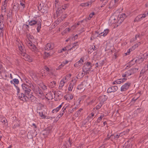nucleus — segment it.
<instances>
[{
  "label": "nucleus",
  "instance_id": "1",
  "mask_svg": "<svg viewBox=\"0 0 148 148\" xmlns=\"http://www.w3.org/2000/svg\"><path fill=\"white\" fill-rule=\"evenodd\" d=\"M90 84L88 83L87 80H84L78 85L77 89L81 92L83 91L86 88L88 87Z\"/></svg>",
  "mask_w": 148,
  "mask_h": 148
},
{
  "label": "nucleus",
  "instance_id": "2",
  "mask_svg": "<svg viewBox=\"0 0 148 148\" xmlns=\"http://www.w3.org/2000/svg\"><path fill=\"white\" fill-rule=\"evenodd\" d=\"M92 65H84L83 67V70L84 73L89 74L93 71Z\"/></svg>",
  "mask_w": 148,
  "mask_h": 148
},
{
  "label": "nucleus",
  "instance_id": "3",
  "mask_svg": "<svg viewBox=\"0 0 148 148\" xmlns=\"http://www.w3.org/2000/svg\"><path fill=\"white\" fill-rule=\"evenodd\" d=\"M143 56L144 57H146V56L147 57L146 58L143 57H143H142L140 58H139L137 60H134V59L132 60L130 62V65H134V64L132 63V62H133L134 61L135 62H136V63L137 64H139L140 62H142V61H143V59H146V58H147V57H148V53H144L143 55Z\"/></svg>",
  "mask_w": 148,
  "mask_h": 148
},
{
  "label": "nucleus",
  "instance_id": "4",
  "mask_svg": "<svg viewBox=\"0 0 148 148\" xmlns=\"http://www.w3.org/2000/svg\"><path fill=\"white\" fill-rule=\"evenodd\" d=\"M125 17V13H122L121 14L119 15L117 17L118 21L117 22V27L119 26L123 21Z\"/></svg>",
  "mask_w": 148,
  "mask_h": 148
},
{
  "label": "nucleus",
  "instance_id": "5",
  "mask_svg": "<svg viewBox=\"0 0 148 148\" xmlns=\"http://www.w3.org/2000/svg\"><path fill=\"white\" fill-rule=\"evenodd\" d=\"M16 44L18 45V47L20 51L21 54L24 53L25 51V50L24 49V47L22 43L20 42L18 40L16 41Z\"/></svg>",
  "mask_w": 148,
  "mask_h": 148
},
{
  "label": "nucleus",
  "instance_id": "6",
  "mask_svg": "<svg viewBox=\"0 0 148 148\" xmlns=\"http://www.w3.org/2000/svg\"><path fill=\"white\" fill-rule=\"evenodd\" d=\"M131 84V83L129 82L125 83L121 86V91H123L128 90Z\"/></svg>",
  "mask_w": 148,
  "mask_h": 148
},
{
  "label": "nucleus",
  "instance_id": "7",
  "mask_svg": "<svg viewBox=\"0 0 148 148\" xmlns=\"http://www.w3.org/2000/svg\"><path fill=\"white\" fill-rule=\"evenodd\" d=\"M53 92L54 96H56L57 97V100L56 101L60 100L62 98L63 96V94L62 92L60 91H57L56 92V91L54 92Z\"/></svg>",
  "mask_w": 148,
  "mask_h": 148
},
{
  "label": "nucleus",
  "instance_id": "8",
  "mask_svg": "<svg viewBox=\"0 0 148 148\" xmlns=\"http://www.w3.org/2000/svg\"><path fill=\"white\" fill-rule=\"evenodd\" d=\"M32 90L35 93L38 95H41L43 93L42 90L38 86H36L32 88Z\"/></svg>",
  "mask_w": 148,
  "mask_h": 148
},
{
  "label": "nucleus",
  "instance_id": "9",
  "mask_svg": "<svg viewBox=\"0 0 148 148\" xmlns=\"http://www.w3.org/2000/svg\"><path fill=\"white\" fill-rule=\"evenodd\" d=\"M138 70V69H136V68L132 69L130 70H128L125 72L126 76L128 77L134 74V73L136 72Z\"/></svg>",
  "mask_w": 148,
  "mask_h": 148
},
{
  "label": "nucleus",
  "instance_id": "10",
  "mask_svg": "<svg viewBox=\"0 0 148 148\" xmlns=\"http://www.w3.org/2000/svg\"><path fill=\"white\" fill-rule=\"evenodd\" d=\"M108 98V97L105 95H101L99 97V99L100 102L104 103L105 101H106Z\"/></svg>",
  "mask_w": 148,
  "mask_h": 148
},
{
  "label": "nucleus",
  "instance_id": "11",
  "mask_svg": "<svg viewBox=\"0 0 148 148\" xmlns=\"http://www.w3.org/2000/svg\"><path fill=\"white\" fill-rule=\"evenodd\" d=\"M118 89V87L117 86H112L109 88L107 90L108 93L114 92Z\"/></svg>",
  "mask_w": 148,
  "mask_h": 148
},
{
  "label": "nucleus",
  "instance_id": "12",
  "mask_svg": "<svg viewBox=\"0 0 148 148\" xmlns=\"http://www.w3.org/2000/svg\"><path fill=\"white\" fill-rule=\"evenodd\" d=\"M35 98V97L34 96L31 94H29L23 99V101H28V99H30L32 101H33V100H34Z\"/></svg>",
  "mask_w": 148,
  "mask_h": 148
},
{
  "label": "nucleus",
  "instance_id": "13",
  "mask_svg": "<svg viewBox=\"0 0 148 148\" xmlns=\"http://www.w3.org/2000/svg\"><path fill=\"white\" fill-rule=\"evenodd\" d=\"M54 44L52 43H47L45 47V50H49L52 49L54 48Z\"/></svg>",
  "mask_w": 148,
  "mask_h": 148
},
{
  "label": "nucleus",
  "instance_id": "14",
  "mask_svg": "<svg viewBox=\"0 0 148 148\" xmlns=\"http://www.w3.org/2000/svg\"><path fill=\"white\" fill-rule=\"evenodd\" d=\"M145 17V15L140 14L138 15L135 19L134 22H138L141 20Z\"/></svg>",
  "mask_w": 148,
  "mask_h": 148
},
{
  "label": "nucleus",
  "instance_id": "15",
  "mask_svg": "<svg viewBox=\"0 0 148 148\" xmlns=\"http://www.w3.org/2000/svg\"><path fill=\"white\" fill-rule=\"evenodd\" d=\"M28 47L32 51L34 52L35 53L37 52L38 51L37 48L33 43L30 44V45Z\"/></svg>",
  "mask_w": 148,
  "mask_h": 148
},
{
  "label": "nucleus",
  "instance_id": "16",
  "mask_svg": "<svg viewBox=\"0 0 148 148\" xmlns=\"http://www.w3.org/2000/svg\"><path fill=\"white\" fill-rule=\"evenodd\" d=\"M21 56L23 57V58L24 59L26 60H30L31 61L32 59H31L30 56L27 54L25 53V52L24 53L21 54Z\"/></svg>",
  "mask_w": 148,
  "mask_h": 148
},
{
  "label": "nucleus",
  "instance_id": "17",
  "mask_svg": "<svg viewBox=\"0 0 148 148\" xmlns=\"http://www.w3.org/2000/svg\"><path fill=\"white\" fill-rule=\"evenodd\" d=\"M50 132V130L48 128H47L42 130L41 134L43 136H47L49 134Z\"/></svg>",
  "mask_w": 148,
  "mask_h": 148
},
{
  "label": "nucleus",
  "instance_id": "18",
  "mask_svg": "<svg viewBox=\"0 0 148 148\" xmlns=\"http://www.w3.org/2000/svg\"><path fill=\"white\" fill-rule=\"evenodd\" d=\"M19 6V4L18 3H14L12 6V9L11 11H14L16 12L18 10V8Z\"/></svg>",
  "mask_w": 148,
  "mask_h": 148
},
{
  "label": "nucleus",
  "instance_id": "19",
  "mask_svg": "<svg viewBox=\"0 0 148 148\" xmlns=\"http://www.w3.org/2000/svg\"><path fill=\"white\" fill-rule=\"evenodd\" d=\"M104 115H102L99 117L97 119V120L94 122V125H97L98 123L100 122L101 121L102 119L104 117Z\"/></svg>",
  "mask_w": 148,
  "mask_h": 148
},
{
  "label": "nucleus",
  "instance_id": "20",
  "mask_svg": "<svg viewBox=\"0 0 148 148\" xmlns=\"http://www.w3.org/2000/svg\"><path fill=\"white\" fill-rule=\"evenodd\" d=\"M19 98L21 100L23 101V99L25 98V97H26L27 96L25 94H24L23 93H19L17 94Z\"/></svg>",
  "mask_w": 148,
  "mask_h": 148
},
{
  "label": "nucleus",
  "instance_id": "21",
  "mask_svg": "<svg viewBox=\"0 0 148 148\" xmlns=\"http://www.w3.org/2000/svg\"><path fill=\"white\" fill-rule=\"evenodd\" d=\"M117 6L116 5L114 2V1L112 0L111 1L108 5V8L110 9L113 7H115Z\"/></svg>",
  "mask_w": 148,
  "mask_h": 148
},
{
  "label": "nucleus",
  "instance_id": "22",
  "mask_svg": "<svg viewBox=\"0 0 148 148\" xmlns=\"http://www.w3.org/2000/svg\"><path fill=\"white\" fill-rule=\"evenodd\" d=\"M25 2L24 0H20V7L22 8L23 9L25 7Z\"/></svg>",
  "mask_w": 148,
  "mask_h": 148
},
{
  "label": "nucleus",
  "instance_id": "23",
  "mask_svg": "<svg viewBox=\"0 0 148 148\" xmlns=\"http://www.w3.org/2000/svg\"><path fill=\"white\" fill-rule=\"evenodd\" d=\"M28 21L29 22V25L30 26L35 25L37 23V21L34 20H29Z\"/></svg>",
  "mask_w": 148,
  "mask_h": 148
},
{
  "label": "nucleus",
  "instance_id": "24",
  "mask_svg": "<svg viewBox=\"0 0 148 148\" xmlns=\"http://www.w3.org/2000/svg\"><path fill=\"white\" fill-rule=\"evenodd\" d=\"M111 21L112 23H116V25H118L117 23V22L118 21L117 20V17H115L114 18L112 17L111 18Z\"/></svg>",
  "mask_w": 148,
  "mask_h": 148
},
{
  "label": "nucleus",
  "instance_id": "25",
  "mask_svg": "<svg viewBox=\"0 0 148 148\" xmlns=\"http://www.w3.org/2000/svg\"><path fill=\"white\" fill-rule=\"evenodd\" d=\"M92 3V1L88 2L87 3H83L81 4H80V6L82 7L89 6V5H90Z\"/></svg>",
  "mask_w": 148,
  "mask_h": 148
},
{
  "label": "nucleus",
  "instance_id": "26",
  "mask_svg": "<svg viewBox=\"0 0 148 148\" xmlns=\"http://www.w3.org/2000/svg\"><path fill=\"white\" fill-rule=\"evenodd\" d=\"M73 96L71 94H68V95L65 96L64 98L66 100H71L73 99Z\"/></svg>",
  "mask_w": 148,
  "mask_h": 148
},
{
  "label": "nucleus",
  "instance_id": "27",
  "mask_svg": "<svg viewBox=\"0 0 148 148\" xmlns=\"http://www.w3.org/2000/svg\"><path fill=\"white\" fill-rule=\"evenodd\" d=\"M66 82L64 79L62 80L60 82L59 88L60 89L62 88V87L64 86L65 83Z\"/></svg>",
  "mask_w": 148,
  "mask_h": 148
},
{
  "label": "nucleus",
  "instance_id": "28",
  "mask_svg": "<svg viewBox=\"0 0 148 148\" xmlns=\"http://www.w3.org/2000/svg\"><path fill=\"white\" fill-rule=\"evenodd\" d=\"M56 84V82L55 81L51 82L49 84V86H50L51 88H54Z\"/></svg>",
  "mask_w": 148,
  "mask_h": 148
},
{
  "label": "nucleus",
  "instance_id": "29",
  "mask_svg": "<svg viewBox=\"0 0 148 148\" xmlns=\"http://www.w3.org/2000/svg\"><path fill=\"white\" fill-rule=\"evenodd\" d=\"M109 31V29H108L104 30V31L103 32H102V33H103L102 35L103 36H106L107 35V34L108 33Z\"/></svg>",
  "mask_w": 148,
  "mask_h": 148
},
{
  "label": "nucleus",
  "instance_id": "30",
  "mask_svg": "<svg viewBox=\"0 0 148 148\" xmlns=\"http://www.w3.org/2000/svg\"><path fill=\"white\" fill-rule=\"evenodd\" d=\"M74 85V83H71L69 86V87L68 88V90L69 91H71L72 90L73 88V86Z\"/></svg>",
  "mask_w": 148,
  "mask_h": 148
},
{
  "label": "nucleus",
  "instance_id": "31",
  "mask_svg": "<svg viewBox=\"0 0 148 148\" xmlns=\"http://www.w3.org/2000/svg\"><path fill=\"white\" fill-rule=\"evenodd\" d=\"M83 110L82 108H79L75 114V116L78 117L80 114L81 112Z\"/></svg>",
  "mask_w": 148,
  "mask_h": 148
},
{
  "label": "nucleus",
  "instance_id": "32",
  "mask_svg": "<svg viewBox=\"0 0 148 148\" xmlns=\"http://www.w3.org/2000/svg\"><path fill=\"white\" fill-rule=\"evenodd\" d=\"M84 57L81 58L80 60L78 62L76 63L77 64H83L84 62Z\"/></svg>",
  "mask_w": 148,
  "mask_h": 148
},
{
  "label": "nucleus",
  "instance_id": "33",
  "mask_svg": "<svg viewBox=\"0 0 148 148\" xmlns=\"http://www.w3.org/2000/svg\"><path fill=\"white\" fill-rule=\"evenodd\" d=\"M77 42H76L73 44V46H72V47L71 48V49H74L75 50L78 47V45L77 44Z\"/></svg>",
  "mask_w": 148,
  "mask_h": 148
},
{
  "label": "nucleus",
  "instance_id": "34",
  "mask_svg": "<svg viewBox=\"0 0 148 148\" xmlns=\"http://www.w3.org/2000/svg\"><path fill=\"white\" fill-rule=\"evenodd\" d=\"M38 26L37 28V30L38 32H39L41 28V23L40 22H39L37 24Z\"/></svg>",
  "mask_w": 148,
  "mask_h": 148
},
{
  "label": "nucleus",
  "instance_id": "35",
  "mask_svg": "<svg viewBox=\"0 0 148 148\" xmlns=\"http://www.w3.org/2000/svg\"><path fill=\"white\" fill-rule=\"evenodd\" d=\"M31 91V90L29 88V89H27V90H25V93L26 95H28L30 94Z\"/></svg>",
  "mask_w": 148,
  "mask_h": 148
},
{
  "label": "nucleus",
  "instance_id": "36",
  "mask_svg": "<svg viewBox=\"0 0 148 148\" xmlns=\"http://www.w3.org/2000/svg\"><path fill=\"white\" fill-rule=\"evenodd\" d=\"M103 104V103H101V102H100L97 105L95 108L97 110H98L99 109H100L101 107L102 106V105Z\"/></svg>",
  "mask_w": 148,
  "mask_h": 148
},
{
  "label": "nucleus",
  "instance_id": "37",
  "mask_svg": "<svg viewBox=\"0 0 148 148\" xmlns=\"http://www.w3.org/2000/svg\"><path fill=\"white\" fill-rule=\"evenodd\" d=\"M39 114L40 116L41 117L42 119H45L46 118V116L43 114L42 112H39Z\"/></svg>",
  "mask_w": 148,
  "mask_h": 148
},
{
  "label": "nucleus",
  "instance_id": "38",
  "mask_svg": "<svg viewBox=\"0 0 148 148\" xmlns=\"http://www.w3.org/2000/svg\"><path fill=\"white\" fill-rule=\"evenodd\" d=\"M26 43L28 47H29V46L30 45V44H32L33 43H32V42L29 39L26 40Z\"/></svg>",
  "mask_w": 148,
  "mask_h": 148
},
{
  "label": "nucleus",
  "instance_id": "39",
  "mask_svg": "<svg viewBox=\"0 0 148 148\" xmlns=\"http://www.w3.org/2000/svg\"><path fill=\"white\" fill-rule=\"evenodd\" d=\"M69 6V4H64L62 6V8L63 9L65 10Z\"/></svg>",
  "mask_w": 148,
  "mask_h": 148
},
{
  "label": "nucleus",
  "instance_id": "40",
  "mask_svg": "<svg viewBox=\"0 0 148 148\" xmlns=\"http://www.w3.org/2000/svg\"><path fill=\"white\" fill-rule=\"evenodd\" d=\"M4 30L0 29V39L3 37Z\"/></svg>",
  "mask_w": 148,
  "mask_h": 148
},
{
  "label": "nucleus",
  "instance_id": "41",
  "mask_svg": "<svg viewBox=\"0 0 148 148\" xmlns=\"http://www.w3.org/2000/svg\"><path fill=\"white\" fill-rule=\"evenodd\" d=\"M4 25L2 21L1 22H0V29L4 30Z\"/></svg>",
  "mask_w": 148,
  "mask_h": 148
},
{
  "label": "nucleus",
  "instance_id": "42",
  "mask_svg": "<svg viewBox=\"0 0 148 148\" xmlns=\"http://www.w3.org/2000/svg\"><path fill=\"white\" fill-rule=\"evenodd\" d=\"M78 79V78L77 77H76L75 78H73L72 80L71 83H74V85L76 83V81H77V79Z\"/></svg>",
  "mask_w": 148,
  "mask_h": 148
},
{
  "label": "nucleus",
  "instance_id": "43",
  "mask_svg": "<svg viewBox=\"0 0 148 148\" xmlns=\"http://www.w3.org/2000/svg\"><path fill=\"white\" fill-rule=\"evenodd\" d=\"M4 20V17L3 15L2 14L0 15V22H2Z\"/></svg>",
  "mask_w": 148,
  "mask_h": 148
},
{
  "label": "nucleus",
  "instance_id": "44",
  "mask_svg": "<svg viewBox=\"0 0 148 148\" xmlns=\"http://www.w3.org/2000/svg\"><path fill=\"white\" fill-rule=\"evenodd\" d=\"M43 7V3L42 4H41V3L39 4L38 5V10L40 11L41 10Z\"/></svg>",
  "mask_w": 148,
  "mask_h": 148
},
{
  "label": "nucleus",
  "instance_id": "45",
  "mask_svg": "<svg viewBox=\"0 0 148 148\" xmlns=\"http://www.w3.org/2000/svg\"><path fill=\"white\" fill-rule=\"evenodd\" d=\"M23 28H25L27 30L29 31L28 29L29 28V26L28 25L25 24H23Z\"/></svg>",
  "mask_w": 148,
  "mask_h": 148
},
{
  "label": "nucleus",
  "instance_id": "46",
  "mask_svg": "<svg viewBox=\"0 0 148 148\" xmlns=\"http://www.w3.org/2000/svg\"><path fill=\"white\" fill-rule=\"evenodd\" d=\"M13 81L16 84H19V81L18 79L14 78L13 79Z\"/></svg>",
  "mask_w": 148,
  "mask_h": 148
},
{
  "label": "nucleus",
  "instance_id": "47",
  "mask_svg": "<svg viewBox=\"0 0 148 148\" xmlns=\"http://www.w3.org/2000/svg\"><path fill=\"white\" fill-rule=\"evenodd\" d=\"M101 1H102V4L101 5V7H104L108 2L105 1V0L104 1L103 0H101Z\"/></svg>",
  "mask_w": 148,
  "mask_h": 148
},
{
  "label": "nucleus",
  "instance_id": "48",
  "mask_svg": "<svg viewBox=\"0 0 148 148\" xmlns=\"http://www.w3.org/2000/svg\"><path fill=\"white\" fill-rule=\"evenodd\" d=\"M7 7V5L5 4V3H2V5L1 6V9H6V8Z\"/></svg>",
  "mask_w": 148,
  "mask_h": 148
},
{
  "label": "nucleus",
  "instance_id": "49",
  "mask_svg": "<svg viewBox=\"0 0 148 148\" xmlns=\"http://www.w3.org/2000/svg\"><path fill=\"white\" fill-rule=\"evenodd\" d=\"M66 107H63V108L62 109V110L60 112L62 113H63V114L66 111Z\"/></svg>",
  "mask_w": 148,
  "mask_h": 148
},
{
  "label": "nucleus",
  "instance_id": "50",
  "mask_svg": "<svg viewBox=\"0 0 148 148\" xmlns=\"http://www.w3.org/2000/svg\"><path fill=\"white\" fill-rule=\"evenodd\" d=\"M59 110V109H58V108H56L53 109L52 110V112L53 113H54L55 112H56H56H58Z\"/></svg>",
  "mask_w": 148,
  "mask_h": 148
},
{
  "label": "nucleus",
  "instance_id": "51",
  "mask_svg": "<svg viewBox=\"0 0 148 148\" xmlns=\"http://www.w3.org/2000/svg\"><path fill=\"white\" fill-rule=\"evenodd\" d=\"M24 81L25 82H26L28 84H31V81H29V79H28L27 78H25L24 79Z\"/></svg>",
  "mask_w": 148,
  "mask_h": 148
},
{
  "label": "nucleus",
  "instance_id": "52",
  "mask_svg": "<svg viewBox=\"0 0 148 148\" xmlns=\"http://www.w3.org/2000/svg\"><path fill=\"white\" fill-rule=\"evenodd\" d=\"M22 88L23 90H24V89H25V88H26V87H28L27 85H26V84H22Z\"/></svg>",
  "mask_w": 148,
  "mask_h": 148
},
{
  "label": "nucleus",
  "instance_id": "53",
  "mask_svg": "<svg viewBox=\"0 0 148 148\" xmlns=\"http://www.w3.org/2000/svg\"><path fill=\"white\" fill-rule=\"evenodd\" d=\"M95 14V13L94 12H92L89 15V17L90 18H88V19H90L91 18H92L93 16Z\"/></svg>",
  "mask_w": 148,
  "mask_h": 148
},
{
  "label": "nucleus",
  "instance_id": "54",
  "mask_svg": "<svg viewBox=\"0 0 148 148\" xmlns=\"http://www.w3.org/2000/svg\"><path fill=\"white\" fill-rule=\"evenodd\" d=\"M0 73H4L5 72V70L4 68H3L2 69H1V70H0Z\"/></svg>",
  "mask_w": 148,
  "mask_h": 148
},
{
  "label": "nucleus",
  "instance_id": "55",
  "mask_svg": "<svg viewBox=\"0 0 148 148\" xmlns=\"http://www.w3.org/2000/svg\"><path fill=\"white\" fill-rule=\"evenodd\" d=\"M134 46H133L132 47L130 48L127 50V52H128V53L130 54V52L132 50V49H134Z\"/></svg>",
  "mask_w": 148,
  "mask_h": 148
},
{
  "label": "nucleus",
  "instance_id": "56",
  "mask_svg": "<svg viewBox=\"0 0 148 148\" xmlns=\"http://www.w3.org/2000/svg\"><path fill=\"white\" fill-rule=\"evenodd\" d=\"M91 47L92 48V49L93 51H95L97 49V47H96L95 45H93Z\"/></svg>",
  "mask_w": 148,
  "mask_h": 148
},
{
  "label": "nucleus",
  "instance_id": "57",
  "mask_svg": "<svg viewBox=\"0 0 148 148\" xmlns=\"http://www.w3.org/2000/svg\"><path fill=\"white\" fill-rule=\"evenodd\" d=\"M29 85V87L32 90V88H34V86L32 84V82H31V84H28Z\"/></svg>",
  "mask_w": 148,
  "mask_h": 148
},
{
  "label": "nucleus",
  "instance_id": "58",
  "mask_svg": "<svg viewBox=\"0 0 148 148\" xmlns=\"http://www.w3.org/2000/svg\"><path fill=\"white\" fill-rule=\"evenodd\" d=\"M14 86L16 87L17 91V94L19 93H20V89L19 87H18L17 86L15 85V84H14Z\"/></svg>",
  "mask_w": 148,
  "mask_h": 148
},
{
  "label": "nucleus",
  "instance_id": "59",
  "mask_svg": "<svg viewBox=\"0 0 148 148\" xmlns=\"http://www.w3.org/2000/svg\"><path fill=\"white\" fill-rule=\"evenodd\" d=\"M120 80H121V83H123L127 80V78H123V79H120Z\"/></svg>",
  "mask_w": 148,
  "mask_h": 148
},
{
  "label": "nucleus",
  "instance_id": "60",
  "mask_svg": "<svg viewBox=\"0 0 148 148\" xmlns=\"http://www.w3.org/2000/svg\"><path fill=\"white\" fill-rule=\"evenodd\" d=\"M32 126H33L34 127V131H36V129H37V126L35 124V123H33L32 124Z\"/></svg>",
  "mask_w": 148,
  "mask_h": 148
},
{
  "label": "nucleus",
  "instance_id": "61",
  "mask_svg": "<svg viewBox=\"0 0 148 148\" xmlns=\"http://www.w3.org/2000/svg\"><path fill=\"white\" fill-rule=\"evenodd\" d=\"M120 79H119L117 80H116L115 82H116V83L117 84H121V80H120Z\"/></svg>",
  "mask_w": 148,
  "mask_h": 148
},
{
  "label": "nucleus",
  "instance_id": "62",
  "mask_svg": "<svg viewBox=\"0 0 148 148\" xmlns=\"http://www.w3.org/2000/svg\"><path fill=\"white\" fill-rule=\"evenodd\" d=\"M44 68L47 72H49L50 71V70L49 69L47 66H44Z\"/></svg>",
  "mask_w": 148,
  "mask_h": 148
},
{
  "label": "nucleus",
  "instance_id": "63",
  "mask_svg": "<svg viewBox=\"0 0 148 148\" xmlns=\"http://www.w3.org/2000/svg\"><path fill=\"white\" fill-rule=\"evenodd\" d=\"M69 62V61L65 60L63 61L62 63L64 64H68Z\"/></svg>",
  "mask_w": 148,
  "mask_h": 148
},
{
  "label": "nucleus",
  "instance_id": "64",
  "mask_svg": "<svg viewBox=\"0 0 148 148\" xmlns=\"http://www.w3.org/2000/svg\"><path fill=\"white\" fill-rule=\"evenodd\" d=\"M71 74H69L66 75V76L67 78V79H69L71 76Z\"/></svg>",
  "mask_w": 148,
  "mask_h": 148
}]
</instances>
